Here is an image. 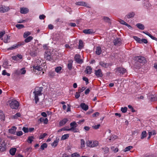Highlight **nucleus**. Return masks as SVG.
<instances>
[{"mask_svg":"<svg viewBox=\"0 0 157 157\" xmlns=\"http://www.w3.org/2000/svg\"><path fill=\"white\" fill-rule=\"evenodd\" d=\"M47 147V144L46 143H44L40 146V149L42 150H44L45 148Z\"/></svg>","mask_w":157,"mask_h":157,"instance_id":"nucleus-46","label":"nucleus"},{"mask_svg":"<svg viewBox=\"0 0 157 157\" xmlns=\"http://www.w3.org/2000/svg\"><path fill=\"white\" fill-rule=\"evenodd\" d=\"M137 27L140 29L143 30L144 29V25L141 23H138L136 25Z\"/></svg>","mask_w":157,"mask_h":157,"instance_id":"nucleus-27","label":"nucleus"},{"mask_svg":"<svg viewBox=\"0 0 157 157\" xmlns=\"http://www.w3.org/2000/svg\"><path fill=\"white\" fill-rule=\"evenodd\" d=\"M44 58L46 60L49 61H51L52 62L53 61L51 52L48 51H47L45 52Z\"/></svg>","mask_w":157,"mask_h":157,"instance_id":"nucleus-6","label":"nucleus"},{"mask_svg":"<svg viewBox=\"0 0 157 157\" xmlns=\"http://www.w3.org/2000/svg\"><path fill=\"white\" fill-rule=\"evenodd\" d=\"M120 22L121 24L124 25L126 26L128 25V24L123 20H121L120 21Z\"/></svg>","mask_w":157,"mask_h":157,"instance_id":"nucleus-58","label":"nucleus"},{"mask_svg":"<svg viewBox=\"0 0 157 157\" xmlns=\"http://www.w3.org/2000/svg\"><path fill=\"white\" fill-rule=\"evenodd\" d=\"M38 122H40V123L43 122L44 124H46L48 122V120L47 118L44 119L43 117H41L38 120Z\"/></svg>","mask_w":157,"mask_h":157,"instance_id":"nucleus-16","label":"nucleus"},{"mask_svg":"<svg viewBox=\"0 0 157 157\" xmlns=\"http://www.w3.org/2000/svg\"><path fill=\"white\" fill-rule=\"evenodd\" d=\"M128 107L129 109H131V110L132 112H134L135 111V110L134 109L133 107L131 105H128Z\"/></svg>","mask_w":157,"mask_h":157,"instance_id":"nucleus-63","label":"nucleus"},{"mask_svg":"<svg viewBox=\"0 0 157 157\" xmlns=\"http://www.w3.org/2000/svg\"><path fill=\"white\" fill-rule=\"evenodd\" d=\"M83 42L82 40H79V44L78 45V48L79 49H81L83 47Z\"/></svg>","mask_w":157,"mask_h":157,"instance_id":"nucleus-42","label":"nucleus"},{"mask_svg":"<svg viewBox=\"0 0 157 157\" xmlns=\"http://www.w3.org/2000/svg\"><path fill=\"white\" fill-rule=\"evenodd\" d=\"M147 136V133L145 131H143L141 132L140 135V139L143 140Z\"/></svg>","mask_w":157,"mask_h":157,"instance_id":"nucleus-19","label":"nucleus"},{"mask_svg":"<svg viewBox=\"0 0 157 157\" xmlns=\"http://www.w3.org/2000/svg\"><path fill=\"white\" fill-rule=\"evenodd\" d=\"M118 138V137L117 136L115 135H112L110 137L109 139V140H110L113 141L117 139Z\"/></svg>","mask_w":157,"mask_h":157,"instance_id":"nucleus-44","label":"nucleus"},{"mask_svg":"<svg viewBox=\"0 0 157 157\" xmlns=\"http://www.w3.org/2000/svg\"><path fill=\"white\" fill-rule=\"evenodd\" d=\"M135 14L133 12H131L128 13L125 17V18H130L133 17L135 15Z\"/></svg>","mask_w":157,"mask_h":157,"instance_id":"nucleus-20","label":"nucleus"},{"mask_svg":"<svg viewBox=\"0 0 157 157\" xmlns=\"http://www.w3.org/2000/svg\"><path fill=\"white\" fill-rule=\"evenodd\" d=\"M138 61L141 63H145L146 62L145 58L143 56H139L137 57Z\"/></svg>","mask_w":157,"mask_h":157,"instance_id":"nucleus-13","label":"nucleus"},{"mask_svg":"<svg viewBox=\"0 0 157 157\" xmlns=\"http://www.w3.org/2000/svg\"><path fill=\"white\" fill-rule=\"evenodd\" d=\"M20 45L18 44H15L13 45L11 47H10L8 49V50H12L13 49H15L18 47Z\"/></svg>","mask_w":157,"mask_h":157,"instance_id":"nucleus-33","label":"nucleus"},{"mask_svg":"<svg viewBox=\"0 0 157 157\" xmlns=\"http://www.w3.org/2000/svg\"><path fill=\"white\" fill-rule=\"evenodd\" d=\"M101 49L100 47L98 46L96 47L95 53L97 55H100L101 53Z\"/></svg>","mask_w":157,"mask_h":157,"instance_id":"nucleus-24","label":"nucleus"},{"mask_svg":"<svg viewBox=\"0 0 157 157\" xmlns=\"http://www.w3.org/2000/svg\"><path fill=\"white\" fill-rule=\"evenodd\" d=\"M80 58L81 56L79 54H76L75 56V61L78 63H82L83 62L82 60Z\"/></svg>","mask_w":157,"mask_h":157,"instance_id":"nucleus-11","label":"nucleus"},{"mask_svg":"<svg viewBox=\"0 0 157 157\" xmlns=\"http://www.w3.org/2000/svg\"><path fill=\"white\" fill-rule=\"evenodd\" d=\"M33 70L36 73V74L37 75L41 74V73L42 72V74L44 73V72H42V68L40 66L35 65L33 66Z\"/></svg>","mask_w":157,"mask_h":157,"instance_id":"nucleus-5","label":"nucleus"},{"mask_svg":"<svg viewBox=\"0 0 157 157\" xmlns=\"http://www.w3.org/2000/svg\"><path fill=\"white\" fill-rule=\"evenodd\" d=\"M83 32L86 34H92L94 33L92 29H85L83 30Z\"/></svg>","mask_w":157,"mask_h":157,"instance_id":"nucleus-18","label":"nucleus"},{"mask_svg":"<svg viewBox=\"0 0 157 157\" xmlns=\"http://www.w3.org/2000/svg\"><path fill=\"white\" fill-rule=\"evenodd\" d=\"M10 37L9 36H6L4 37V42L5 43H7L10 40Z\"/></svg>","mask_w":157,"mask_h":157,"instance_id":"nucleus-39","label":"nucleus"},{"mask_svg":"<svg viewBox=\"0 0 157 157\" xmlns=\"http://www.w3.org/2000/svg\"><path fill=\"white\" fill-rule=\"evenodd\" d=\"M80 107L83 109L85 111H86L88 109V106L84 103H81Z\"/></svg>","mask_w":157,"mask_h":157,"instance_id":"nucleus-22","label":"nucleus"},{"mask_svg":"<svg viewBox=\"0 0 157 157\" xmlns=\"http://www.w3.org/2000/svg\"><path fill=\"white\" fill-rule=\"evenodd\" d=\"M5 118V115L3 112L2 110H0V119L4 120Z\"/></svg>","mask_w":157,"mask_h":157,"instance_id":"nucleus-43","label":"nucleus"},{"mask_svg":"<svg viewBox=\"0 0 157 157\" xmlns=\"http://www.w3.org/2000/svg\"><path fill=\"white\" fill-rule=\"evenodd\" d=\"M55 72L54 71H50L48 73L49 76L51 77H53L55 76Z\"/></svg>","mask_w":157,"mask_h":157,"instance_id":"nucleus-36","label":"nucleus"},{"mask_svg":"<svg viewBox=\"0 0 157 157\" xmlns=\"http://www.w3.org/2000/svg\"><path fill=\"white\" fill-rule=\"evenodd\" d=\"M16 27L18 29H20L24 27V26L22 24H17L16 25Z\"/></svg>","mask_w":157,"mask_h":157,"instance_id":"nucleus-47","label":"nucleus"},{"mask_svg":"<svg viewBox=\"0 0 157 157\" xmlns=\"http://www.w3.org/2000/svg\"><path fill=\"white\" fill-rule=\"evenodd\" d=\"M92 71V68L89 66H87L85 72L88 74H90Z\"/></svg>","mask_w":157,"mask_h":157,"instance_id":"nucleus-17","label":"nucleus"},{"mask_svg":"<svg viewBox=\"0 0 157 157\" xmlns=\"http://www.w3.org/2000/svg\"><path fill=\"white\" fill-rule=\"evenodd\" d=\"M58 142L59 139H57V138H56V140L52 144V146L54 147H56L57 146Z\"/></svg>","mask_w":157,"mask_h":157,"instance_id":"nucleus-28","label":"nucleus"},{"mask_svg":"<svg viewBox=\"0 0 157 157\" xmlns=\"http://www.w3.org/2000/svg\"><path fill=\"white\" fill-rule=\"evenodd\" d=\"M120 39L117 38L113 40L114 44L116 46H120L121 44Z\"/></svg>","mask_w":157,"mask_h":157,"instance_id":"nucleus-15","label":"nucleus"},{"mask_svg":"<svg viewBox=\"0 0 157 157\" xmlns=\"http://www.w3.org/2000/svg\"><path fill=\"white\" fill-rule=\"evenodd\" d=\"M8 102L9 106L13 109H17L19 105V102L14 99L9 100Z\"/></svg>","mask_w":157,"mask_h":157,"instance_id":"nucleus-2","label":"nucleus"},{"mask_svg":"<svg viewBox=\"0 0 157 157\" xmlns=\"http://www.w3.org/2000/svg\"><path fill=\"white\" fill-rule=\"evenodd\" d=\"M133 38L138 43L141 44V39L136 36H133Z\"/></svg>","mask_w":157,"mask_h":157,"instance_id":"nucleus-45","label":"nucleus"},{"mask_svg":"<svg viewBox=\"0 0 157 157\" xmlns=\"http://www.w3.org/2000/svg\"><path fill=\"white\" fill-rule=\"evenodd\" d=\"M23 134V132L21 131L18 132H17L16 135L18 136H20L22 135Z\"/></svg>","mask_w":157,"mask_h":157,"instance_id":"nucleus-62","label":"nucleus"},{"mask_svg":"<svg viewBox=\"0 0 157 157\" xmlns=\"http://www.w3.org/2000/svg\"><path fill=\"white\" fill-rule=\"evenodd\" d=\"M30 55L33 57H35L37 55V52L36 50L32 51L30 53Z\"/></svg>","mask_w":157,"mask_h":157,"instance_id":"nucleus-32","label":"nucleus"},{"mask_svg":"<svg viewBox=\"0 0 157 157\" xmlns=\"http://www.w3.org/2000/svg\"><path fill=\"white\" fill-rule=\"evenodd\" d=\"M6 149V146L5 143L0 144V151H3Z\"/></svg>","mask_w":157,"mask_h":157,"instance_id":"nucleus-31","label":"nucleus"},{"mask_svg":"<svg viewBox=\"0 0 157 157\" xmlns=\"http://www.w3.org/2000/svg\"><path fill=\"white\" fill-rule=\"evenodd\" d=\"M103 19L104 20L108 22H109L110 21V19L108 17H104Z\"/></svg>","mask_w":157,"mask_h":157,"instance_id":"nucleus-56","label":"nucleus"},{"mask_svg":"<svg viewBox=\"0 0 157 157\" xmlns=\"http://www.w3.org/2000/svg\"><path fill=\"white\" fill-rule=\"evenodd\" d=\"M73 61L70 60L68 61L67 64V67L69 70H71L72 69Z\"/></svg>","mask_w":157,"mask_h":157,"instance_id":"nucleus-30","label":"nucleus"},{"mask_svg":"<svg viewBox=\"0 0 157 157\" xmlns=\"http://www.w3.org/2000/svg\"><path fill=\"white\" fill-rule=\"evenodd\" d=\"M94 74L98 78L101 77L103 76L101 70V69L95 70Z\"/></svg>","mask_w":157,"mask_h":157,"instance_id":"nucleus-10","label":"nucleus"},{"mask_svg":"<svg viewBox=\"0 0 157 157\" xmlns=\"http://www.w3.org/2000/svg\"><path fill=\"white\" fill-rule=\"evenodd\" d=\"M80 142H81V148H83L85 147V140L83 139H81L80 140Z\"/></svg>","mask_w":157,"mask_h":157,"instance_id":"nucleus-41","label":"nucleus"},{"mask_svg":"<svg viewBox=\"0 0 157 157\" xmlns=\"http://www.w3.org/2000/svg\"><path fill=\"white\" fill-rule=\"evenodd\" d=\"M141 44L144 43L145 44H147V39H141Z\"/></svg>","mask_w":157,"mask_h":157,"instance_id":"nucleus-57","label":"nucleus"},{"mask_svg":"<svg viewBox=\"0 0 157 157\" xmlns=\"http://www.w3.org/2000/svg\"><path fill=\"white\" fill-rule=\"evenodd\" d=\"M68 120L67 118H64L61 120L59 123V125L60 126H62L66 124Z\"/></svg>","mask_w":157,"mask_h":157,"instance_id":"nucleus-25","label":"nucleus"},{"mask_svg":"<svg viewBox=\"0 0 157 157\" xmlns=\"http://www.w3.org/2000/svg\"><path fill=\"white\" fill-rule=\"evenodd\" d=\"M12 59L16 61L17 63L21 62L22 61V56L21 54H17L12 57Z\"/></svg>","mask_w":157,"mask_h":157,"instance_id":"nucleus-7","label":"nucleus"},{"mask_svg":"<svg viewBox=\"0 0 157 157\" xmlns=\"http://www.w3.org/2000/svg\"><path fill=\"white\" fill-rule=\"evenodd\" d=\"M99 115V113L98 112H96L92 115L93 117H96Z\"/></svg>","mask_w":157,"mask_h":157,"instance_id":"nucleus-59","label":"nucleus"},{"mask_svg":"<svg viewBox=\"0 0 157 157\" xmlns=\"http://www.w3.org/2000/svg\"><path fill=\"white\" fill-rule=\"evenodd\" d=\"M116 72L119 75H123L125 73H127V71L125 68L119 67L117 68Z\"/></svg>","mask_w":157,"mask_h":157,"instance_id":"nucleus-8","label":"nucleus"},{"mask_svg":"<svg viewBox=\"0 0 157 157\" xmlns=\"http://www.w3.org/2000/svg\"><path fill=\"white\" fill-rule=\"evenodd\" d=\"M34 139V137L33 136H29L27 140L28 142L29 143H31L33 141Z\"/></svg>","mask_w":157,"mask_h":157,"instance_id":"nucleus-40","label":"nucleus"},{"mask_svg":"<svg viewBox=\"0 0 157 157\" xmlns=\"http://www.w3.org/2000/svg\"><path fill=\"white\" fill-rule=\"evenodd\" d=\"M127 110V108L126 107H121V111L123 113H125Z\"/></svg>","mask_w":157,"mask_h":157,"instance_id":"nucleus-50","label":"nucleus"},{"mask_svg":"<svg viewBox=\"0 0 157 157\" xmlns=\"http://www.w3.org/2000/svg\"><path fill=\"white\" fill-rule=\"evenodd\" d=\"M72 157H79L80 155L77 153H74L71 154Z\"/></svg>","mask_w":157,"mask_h":157,"instance_id":"nucleus-53","label":"nucleus"},{"mask_svg":"<svg viewBox=\"0 0 157 157\" xmlns=\"http://www.w3.org/2000/svg\"><path fill=\"white\" fill-rule=\"evenodd\" d=\"M16 129V127L15 126H13L9 130V132L11 134H14L15 132Z\"/></svg>","mask_w":157,"mask_h":157,"instance_id":"nucleus-23","label":"nucleus"},{"mask_svg":"<svg viewBox=\"0 0 157 157\" xmlns=\"http://www.w3.org/2000/svg\"><path fill=\"white\" fill-rule=\"evenodd\" d=\"M99 65L101 66L102 67L105 68H107L109 66L108 64L104 63L102 61H101L99 62Z\"/></svg>","mask_w":157,"mask_h":157,"instance_id":"nucleus-26","label":"nucleus"},{"mask_svg":"<svg viewBox=\"0 0 157 157\" xmlns=\"http://www.w3.org/2000/svg\"><path fill=\"white\" fill-rule=\"evenodd\" d=\"M98 145V142L96 140H88L86 142V145L90 147H97Z\"/></svg>","mask_w":157,"mask_h":157,"instance_id":"nucleus-4","label":"nucleus"},{"mask_svg":"<svg viewBox=\"0 0 157 157\" xmlns=\"http://www.w3.org/2000/svg\"><path fill=\"white\" fill-rule=\"evenodd\" d=\"M33 39V37L32 36H29L25 39V41L26 43H28L30 42Z\"/></svg>","mask_w":157,"mask_h":157,"instance_id":"nucleus-37","label":"nucleus"},{"mask_svg":"<svg viewBox=\"0 0 157 157\" xmlns=\"http://www.w3.org/2000/svg\"><path fill=\"white\" fill-rule=\"evenodd\" d=\"M133 148L132 146H128L126 147L124 150V152H126L129 151Z\"/></svg>","mask_w":157,"mask_h":157,"instance_id":"nucleus-49","label":"nucleus"},{"mask_svg":"<svg viewBox=\"0 0 157 157\" xmlns=\"http://www.w3.org/2000/svg\"><path fill=\"white\" fill-rule=\"evenodd\" d=\"M148 98L151 101H155L157 100V97L156 95H152L151 97H149Z\"/></svg>","mask_w":157,"mask_h":157,"instance_id":"nucleus-29","label":"nucleus"},{"mask_svg":"<svg viewBox=\"0 0 157 157\" xmlns=\"http://www.w3.org/2000/svg\"><path fill=\"white\" fill-rule=\"evenodd\" d=\"M62 69V67H58L55 68V71L57 73L60 72Z\"/></svg>","mask_w":157,"mask_h":157,"instance_id":"nucleus-48","label":"nucleus"},{"mask_svg":"<svg viewBox=\"0 0 157 157\" xmlns=\"http://www.w3.org/2000/svg\"><path fill=\"white\" fill-rule=\"evenodd\" d=\"M43 87H36L35 88V90L33 92V94L34 95V99L36 104L39 101V98L38 97L42 95V91Z\"/></svg>","mask_w":157,"mask_h":157,"instance_id":"nucleus-1","label":"nucleus"},{"mask_svg":"<svg viewBox=\"0 0 157 157\" xmlns=\"http://www.w3.org/2000/svg\"><path fill=\"white\" fill-rule=\"evenodd\" d=\"M83 80L86 82V84H87L89 83V80L87 78L85 77H83Z\"/></svg>","mask_w":157,"mask_h":157,"instance_id":"nucleus-60","label":"nucleus"},{"mask_svg":"<svg viewBox=\"0 0 157 157\" xmlns=\"http://www.w3.org/2000/svg\"><path fill=\"white\" fill-rule=\"evenodd\" d=\"M2 74L4 75H7L8 76H10V74L6 72L5 70H4L2 71Z\"/></svg>","mask_w":157,"mask_h":157,"instance_id":"nucleus-54","label":"nucleus"},{"mask_svg":"<svg viewBox=\"0 0 157 157\" xmlns=\"http://www.w3.org/2000/svg\"><path fill=\"white\" fill-rule=\"evenodd\" d=\"M29 9L26 8L22 7L20 8V12L22 14H26L29 12Z\"/></svg>","mask_w":157,"mask_h":157,"instance_id":"nucleus-14","label":"nucleus"},{"mask_svg":"<svg viewBox=\"0 0 157 157\" xmlns=\"http://www.w3.org/2000/svg\"><path fill=\"white\" fill-rule=\"evenodd\" d=\"M75 4L76 5L82 6L85 7H86L88 8L90 7L89 6H87V4L85 2L82 1H79L76 2Z\"/></svg>","mask_w":157,"mask_h":157,"instance_id":"nucleus-12","label":"nucleus"},{"mask_svg":"<svg viewBox=\"0 0 157 157\" xmlns=\"http://www.w3.org/2000/svg\"><path fill=\"white\" fill-rule=\"evenodd\" d=\"M22 130L25 133H27L29 132V129L27 128L24 127Z\"/></svg>","mask_w":157,"mask_h":157,"instance_id":"nucleus-55","label":"nucleus"},{"mask_svg":"<svg viewBox=\"0 0 157 157\" xmlns=\"http://www.w3.org/2000/svg\"><path fill=\"white\" fill-rule=\"evenodd\" d=\"M46 17L45 16L44 14H42L40 15L39 17V18L40 20H43Z\"/></svg>","mask_w":157,"mask_h":157,"instance_id":"nucleus-61","label":"nucleus"},{"mask_svg":"<svg viewBox=\"0 0 157 157\" xmlns=\"http://www.w3.org/2000/svg\"><path fill=\"white\" fill-rule=\"evenodd\" d=\"M71 128L64 129V130H67L68 131H72L74 132H77L78 131V129L76 128L77 126V124L75 121H74L71 123L70 124Z\"/></svg>","mask_w":157,"mask_h":157,"instance_id":"nucleus-3","label":"nucleus"},{"mask_svg":"<svg viewBox=\"0 0 157 157\" xmlns=\"http://www.w3.org/2000/svg\"><path fill=\"white\" fill-rule=\"evenodd\" d=\"M69 137V134H65L63 135L61 138V140H64L68 138Z\"/></svg>","mask_w":157,"mask_h":157,"instance_id":"nucleus-38","label":"nucleus"},{"mask_svg":"<svg viewBox=\"0 0 157 157\" xmlns=\"http://www.w3.org/2000/svg\"><path fill=\"white\" fill-rule=\"evenodd\" d=\"M16 149V148H12L10 150V154L12 155H13L15 154Z\"/></svg>","mask_w":157,"mask_h":157,"instance_id":"nucleus-34","label":"nucleus"},{"mask_svg":"<svg viewBox=\"0 0 157 157\" xmlns=\"http://www.w3.org/2000/svg\"><path fill=\"white\" fill-rule=\"evenodd\" d=\"M10 10L9 6H5L4 5L0 6V12L4 13Z\"/></svg>","mask_w":157,"mask_h":157,"instance_id":"nucleus-9","label":"nucleus"},{"mask_svg":"<svg viewBox=\"0 0 157 157\" xmlns=\"http://www.w3.org/2000/svg\"><path fill=\"white\" fill-rule=\"evenodd\" d=\"M47 135V134L46 133H44L43 134H41L39 137V139H41L44 138Z\"/></svg>","mask_w":157,"mask_h":157,"instance_id":"nucleus-52","label":"nucleus"},{"mask_svg":"<svg viewBox=\"0 0 157 157\" xmlns=\"http://www.w3.org/2000/svg\"><path fill=\"white\" fill-rule=\"evenodd\" d=\"M31 34V33L30 32H25L24 34V38L27 37L28 36L30 35Z\"/></svg>","mask_w":157,"mask_h":157,"instance_id":"nucleus-51","label":"nucleus"},{"mask_svg":"<svg viewBox=\"0 0 157 157\" xmlns=\"http://www.w3.org/2000/svg\"><path fill=\"white\" fill-rule=\"evenodd\" d=\"M100 124H98L97 125H95L94 126H93V128L95 129H97L100 126Z\"/></svg>","mask_w":157,"mask_h":157,"instance_id":"nucleus-64","label":"nucleus"},{"mask_svg":"<svg viewBox=\"0 0 157 157\" xmlns=\"http://www.w3.org/2000/svg\"><path fill=\"white\" fill-rule=\"evenodd\" d=\"M21 116V114L20 113H17L12 116V118L13 119H17L18 117H20Z\"/></svg>","mask_w":157,"mask_h":157,"instance_id":"nucleus-35","label":"nucleus"},{"mask_svg":"<svg viewBox=\"0 0 157 157\" xmlns=\"http://www.w3.org/2000/svg\"><path fill=\"white\" fill-rule=\"evenodd\" d=\"M11 65L9 64L7 60H5L4 61L2 65V67L5 68H9V66H11Z\"/></svg>","mask_w":157,"mask_h":157,"instance_id":"nucleus-21","label":"nucleus"}]
</instances>
